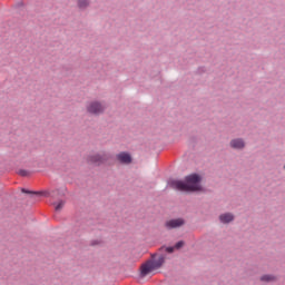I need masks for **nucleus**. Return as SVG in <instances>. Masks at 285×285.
I'll list each match as a JSON object with an SVG mask.
<instances>
[{"label": "nucleus", "mask_w": 285, "mask_h": 285, "mask_svg": "<svg viewBox=\"0 0 285 285\" xmlns=\"http://www.w3.org/2000/svg\"><path fill=\"white\" fill-rule=\"evenodd\" d=\"M19 175H21V177H26V175H28V171H26V170H20V171H19Z\"/></svg>", "instance_id": "2eb2a0df"}, {"label": "nucleus", "mask_w": 285, "mask_h": 285, "mask_svg": "<svg viewBox=\"0 0 285 285\" xmlns=\"http://www.w3.org/2000/svg\"><path fill=\"white\" fill-rule=\"evenodd\" d=\"M164 262H166V257L164 255L158 256L157 259L148 261L140 267L141 277H146V275H150L157 268H161L164 266Z\"/></svg>", "instance_id": "f03ea898"}, {"label": "nucleus", "mask_w": 285, "mask_h": 285, "mask_svg": "<svg viewBox=\"0 0 285 285\" xmlns=\"http://www.w3.org/2000/svg\"><path fill=\"white\" fill-rule=\"evenodd\" d=\"M77 6L80 10H86L90 6V0H78Z\"/></svg>", "instance_id": "1a4fd4ad"}, {"label": "nucleus", "mask_w": 285, "mask_h": 285, "mask_svg": "<svg viewBox=\"0 0 285 285\" xmlns=\"http://www.w3.org/2000/svg\"><path fill=\"white\" fill-rule=\"evenodd\" d=\"M169 186L180 193H197V190H202V176L191 174L187 176L185 180L169 181Z\"/></svg>", "instance_id": "f257e3e1"}, {"label": "nucleus", "mask_w": 285, "mask_h": 285, "mask_svg": "<svg viewBox=\"0 0 285 285\" xmlns=\"http://www.w3.org/2000/svg\"><path fill=\"white\" fill-rule=\"evenodd\" d=\"M104 110V105H101V102L98 101H91L87 106V112H90V115H101Z\"/></svg>", "instance_id": "20e7f679"}, {"label": "nucleus", "mask_w": 285, "mask_h": 285, "mask_svg": "<svg viewBox=\"0 0 285 285\" xmlns=\"http://www.w3.org/2000/svg\"><path fill=\"white\" fill-rule=\"evenodd\" d=\"M22 193H32V191H28V190H26V189H22Z\"/></svg>", "instance_id": "dca6fc26"}, {"label": "nucleus", "mask_w": 285, "mask_h": 285, "mask_svg": "<svg viewBox=\"0 0 285 285\" xmlns=\"http://www.w3.org/2000/svg\"><path fill=\"white\" fill-rule=\"evenodd\" d=\"M66 202L60 200L59 203H53L55 206V210H61V208H63Z\"/></svg>", "instance_id": "9b49d317"}, {"label": "nucleus", "mask_w": 285, "mask_h": 285, "mask_svg": "<svg viewBox=\"0 0 285 285\" xmlns=\"http://www.w3.org/2000/svg\"><path fill=\"white\" fill-rule=\"evenodd\" d=\"M183 246H184V240H180V242L176 243L174 248L179 249V248H183Z\"/></svg>", "instance_id": "f8f14e48"}, {"label": "nucleus", "mask_w": 285, "mask_h": 285, "mask_svg": "<svg viewBox=\"0 0 285 285\" xmlns=\"http://www.w3.org/2000/svg\"><path fill=\"white\" fill-rule=\"evenodd\" d=\"M184 224L185 222L183 218L170 219L166 223V228H180V226H184Z\"/></svg>", "instance_id": "39448f33"}, {"label": "nucleus", "mask_w": 285, "mask_h": 285, "mask_svg": "<svg viewBox=\"0 0 285 285\" xmlns=\"http://www.w3.org/2000/svg\"><path fill=\"white\" fill-rule=\"evenodd\" d=\"M165 250L166 253H174L175 247H166Z\"/></svg>", "instance_id": "4468645a"}, {"label": "nucleus", "mask_w": 285, "mask_h": 285, "mask_svg": "<svg viewBox=\"0 0 285 285\" xmlns=\"http://www.w3.org/2000/svg\"><path fill=\"white\" fill-rule=\"evenodd\" d=\"M49 195H50V197H52L55 199V197H57L59 195V190H53Z\"/></svg>", "instance_id": "ddd939ff"}, {"label": "nucleus", "mask_w": 285, "mask_h": 285, "mask_svg": "<svg viewBox=\"0 0 285 285\" xmlns=\"http://www.w3.org/2000/svg\"><path fill=\"white\" fill-rule=\"evenodd\" d=\"M275 279H276V277L275 276H273V275H263L262 277H261V282H275Z\"/></svg>", "instance_id": "9d476101"}, {"label": "nucleus", "mask_w": 285, "mask_h": 285, "mask_svg": "<svg viewBox=\"0 0 285 285\" xmlns=\"http://www.w3.org/2000/svg\"><path fill=\"white\" fill-rule=\"evenodd\" d=\"M110 159V155L102 154H92L87 157V164H91V166H101V164H106Z\"/></svg>", "instance_id": "7ed1b4c3"}, {"label": "nucleus", "mask_w": 285, "mask_h": 285, "mask_svg": "<svg viewBox=\"0 0 285 285\" xmlns=\"http://www.w3.org/2000/svg\"><path fill=\"white\" fill-rule=\"evenodd\" d=\"M233 219H235V216H233V214H230V213L222 214L219 216V220L222 222V224H230V222H233Z\"/></svg>", "instance_id": "6e6552de"}, {"label": "nucleus", "mask_w": 285, "mask_h": 285, "mask_svg": "<svg viewBox=\"0 0 285 285\" xmlns=\"http://www.w3.org/2000/svg\"><path fill=\"white\" fill-rule=\"evenodd\" d=\"M117 159H118V161H120V164H131V161H132V157H130V154H128V153L118 154Z\"/></svg>", "instance_id": "423d86ee"}, {"label": "nucleus", "mask_w": 285, "mask_h": 285, "mask_svg": "<svg viewBox=\"0 0 285 285\" xmlns=\"http://www.w3.org/2000/svg\"><path fill=\"white\" fill-rule=\"evenodd\" d=\"M244 146H246V144L244 142V140L242 139H233L230 141V147L235 148L236 150H242V148H244Z\"/></svg>", "instance_id": "0eeeda50"}]
</instances>
